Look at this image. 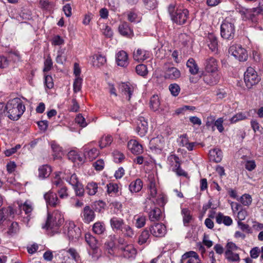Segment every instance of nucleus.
Here are the masks:
<instances>
[{"instance_id": "25", "label": "nucleus", "mask_w": 263, "mask_h": 263, "mask_svg": "<svg viewBox=\"0 0 263 263\" xmlns=\"http://www.w3.org/2000/svg\"><path fill=\"white\" fill-rule=\"evenodd\" d=\"M119 32L123 35L127 37H132L133 36V32L127 23L121 24L118 27Z\"/></svg>"}, {"instance_id": "57", "label": "nucleus", "mask_w": 263, "mask_h": 263, "mask_svg": "<svg viewBox=\"0 0 263 263\" xmlns=\"http://www.w3.org/2000/svg\"><path fill=\"white\" fill-rule=\"evenodd\" d=\"M181 213L183 215L184 223H189L192 219V216L190 214V211L187 209L184 208L182 210Z\"/></svg>"}, {"instance_id": "38", "label": "nucleus", "mask_w": 263, "mask_h": 263, "mask_svg": "<svg viewBox=\"0 0 263 263\" xmlns=\"http://www.w3.org/2000/svg\"><path fill=\"white\" fill-rule=\"evenodd\" d=\"M18 206L20 210L24 211L28 216H30V213L33 210V206L31 202L26 201L24 203L19 204Z\"/></svg>"}, {"instance_id": "29", "label": "nucleus", "mask_w": 263, "mask_h": 263, "mask_svg": "<svg viewBox=\"0 0 263 263\" xmlns=\"http://www.w3.org/2000/svg\"><path fill=\"white\" fill-rule=\"evenodd\" d=\"M143 187V182L140 179H137L130 182L129 185V190L132 193L140 192Z\"/></svg>"}, {"instance_id": "61", "label": "nucleus", "mask_w": 263, "mask_h": 263, "mask_svg": "<svg viewBox=\"0 0 263 263\" xmlns=\"http://www.w3.org/2000/svg\"><path fill=\"white\" fill-rule=\"evenodd\" d=\"M82 79L80 77H77L73 82V91L74 92L79 91L81 89Z\"/></svg>"}, {"instance_id": "31", "label": "nucleus", "mask_w": 263, "mask_h": 263, "mask_svg": "<svg viewBox=\"0 0 263 263\" xmlns=\"http://www.w3.org/2000/svg\"><path fill=\"white\" fill-rule=\"evenodd\" d=\"M180 76L179 70L175 67L168 68L165 73V78L170 79H176Z\"/></svg>"}, {"instance_id": "62", "label": "nucleus", "mask_w": 263, "mask_h": 263, "mask_svg": "<svg viewBox=\"0 0 263 263\" xmlns=\"http://www.w3.org/2000/svg\"><path fill=\"white\" fill-rule=\"evenodd\" d=\"M76 122L82 127H85L87 125V123L85 118L81 115L79 114L75 119Z\"/></svg>"}, {"instance_id": "48", "label": "nucleus", "mask_w": 263, "mask_h": 263, "mask_svg": "<svg viewBox=\"0 0 263 263\" xmlns=\"http://www.w3.org/2000/svg\"><path fill=\"white\" fill-rule=\"evenodd\" d=\"M148 194L152 198L156 197L158 194L156 182L155 180H152L148 184Z\"/></svg>"}, {"instance_id": "55", "label": "nucleus", "mask_w": 263, "mask_h": 263, "mask_svg": "<svg viewBox=\"0 0 263 263\" xmlns=\"http://www.w3.org/2000/svg\"><path fill=\"white\" fill-rule=\"evenodd\" d=\"M102 33L108 38H110L113 35V32L111 28L106 24H103L102 28H101Z\"/></svg>"}, {"instance_id": "28", "label": "nucleus", "mask_w": 263, "mask_h": 263, "mask_svg": "<svg viewBox=\"0 0 263 263\" xmlns=\"http://www.w3.org/2000/svg\"><path fill=\"white\" fill-rule=\"evenodd\" d=\"M110 224L114 230L121 231L125 223L123 219L114 217L110 220Z\"/></svg>"}, {"instance_id": "15", "label": "nucleus", "mask_w": 263, "mask_h": 263, "mask_svg": "<svg viewBox=\"0 0 263 263\" xmlns=\"http://www.w3.org/2000/svg\"><path fill=\"white\" fill-rule=\"evenodd\" d=\"M44 197L47 205L55 207L60 203L57 194L51 190L46 193Z\"/></svg>"}, {"instance_id": "49", "label": "nucleus", "mask_w": 263, "mask_h": 263, "mask_svg": "<svg viewBox=\"0 0 263 263\" xmlns=\"http://www.w3.org/2000/svg\"><path fill=\"white\" fill-rule=\"evenodd\" d=\"M149 236V231L146 229L144 230L139 237L138 243L141 245L146 243L148 241Z\"/></svg>"}, {"instance_id": "53", "label": "nucleus", "mask_w": 263, "mask_h": 263, "mask_svg": "<svg viewBox=\"0 0 263 263\" xmlns=\"http://www.w3.org/2000/svg\"><path fill=\"white\" fill-rule=\"evenodd\" d=\"M125 236L133 237L134 235V232L133 229L127 224H125L121 231Z\"/></svg>"}, {"instance_id": "10", "label": "nucleus", "mask_w": 263, "mask_h": 263, "mask_svg": "<svg viewBox=\"0 0 263 263\" xmlns=\"http://www.w3.org/2000/svg\"><path fill=\"white\" fill-rule=\"evenodd\" d=\"M61 217V215L58 212H54L52 215L48 214L45 226H43V228H46L47 229H53L58 227L62 221V219Z\"/></svg>"}, {"instance_id": "35", "label": "nucleus", "mask_w": 263, "mask_h": 263, "mask_svg": "<svg viewBox=\"0 0 263 263\" xmlns=\"http://www.w3.org/2000/svg\"><path fill=\"white\" fill-rule=\"evenodd\" d=\"M99 152L97 148H93L89 150L85 149L84 156L85 159L89 161H92L99 155Z\"/></svg>"}, {"instance_id": "27", "label": "nucleus", "mask_w": 263, "mask_h": 263, "mask_svg": "<svg viewBox=\"0 0 263 263\" xmlns=\"http://www.w3.org/2000/svg\"><path fill=\"white\" fill-rule=\"evenodd\" d=\"M178 142L180 146L185 147L189 151H192L196 144L195 142H189L186 135L180 136Z\"/></svg>"}, {"instance_id": "47", "label": "nucleus", "mask_w": 263, "mask_h": 263, "mask_svg": "<svg viewBox=\"0 0 263 263\" xmlns=\"http://www.w3.org/2000/svg\"><path fill=\"white\" fill-rule=\"evenodd\" d=\"M90 248L91 250L88 251L89 255L91 257L93 261H97L101 256V251L98 246Z\"/></svg>"}, {"instance_id": "52", "label": "nucleus", "mask_w": 263, "mask_h": 263, "mask_svg": "<svg viewBox=\"0 0 263 263\" xmlns=\"http://www.w3.org/2000/svg\"><path fill=\"white\" fill-rule=\"evenodd\" d=\"M136 220L135 226L137 228L143 227L146 222V217L143 215H136L135 216Z\"/></svg>"}, {"instance_id": "20", "label": "nucleus", "mask_w": 263, "mask_h": 263, "mask_svg": "<svg viewBox=\"0 0 263 263\" xmlns=\"http://www.w3.org/2000/svg\"><path fill=\"white\" fill-rule=\"evenodd\" d=\"M150 55L151 53L149 51L142 49H138L134 51L133 58L135 61L141 62L149 58Z\"/></svg>"}, {"instance_id": "22", "label": "nucleus", "mask_w": 263, "mask_h": 263, "mask_svg": "<svg viewBox=\"0 0 263 263\" xmlns=\"http://www.w3.org/2000/svg\"><path fill=\"white\" fill-rule=\"evenodd\" d=\"M82 217L85 223H88L94 220L95 217V212L89 206H86L82 213Z\"/></svg>"}, {"instance_id": "18", "label": "nucleus", "mask_w": 263, "mask_h": 263, "mask_svg": "<svg viewBox=\"0 0 263 263\" xmlns=\"http://www.w3.org/2000/svg\"><path fill=\"white\" fill-rule=\"evenodd\" d=\"M204 67L206 72H218V62L213 57L208 58L205 60Z\"/></svg>"}, {"instance_id": "41", "label": "nucleus", "mask_w": 263, "mask_h": 263, "mask_svg": "<svg viewBox=\"0 0 263 263\" xmlns=\"http://www.w3.org/2000/svg\"><path fill=\"white\" fill-rule=\"evenodd\" d=\"M66 49L60 48L58 51L56 62L59 64H63L66 61L67 55L65 53Z\"/></svg>"}, {"instance_id": "45", "label": "nucleus", "mask_w": 263, "mask_h": 263, "mask_svg": "<svg viewBox=\"0 0 263 263\" xmlns=\"http://www.w3.org/2000/svg\"><path fill=\"white\" fill-rule=\"evenodd\" d=\"M92 230L95 234L98 235L103 234L105 230L104 223L100 221L95 223L93 225Z\"/></svg>"}, {"instance_id": "39", "label": "nucleus", "mask_w": 263, "mask_h": 263, "mask_svg": "<svg viewBox=\"0 0 263 263\" xmlns=\"http://www.w3.org/2000/svg\"><path fill=\"white\" fill-rule=\"evenodd\" d=\"M51 146L53 152L54 153L53 156L54 158L58 159L61 158L63 154L62 147L55 141L51 142Z\"/></svg>"}, {"instance_id": "54", "label": "nucleus", "mask_w": 263, "mask_h": 263, "mask_svg": "<svg viewBox=\"0 0 263 263\" xmlns=\"http://www.w3.org/2000/svg\"><path fill=\"white\" fill-rule=\"evenodd\" d=\"M247 116L245 112H238L230 119L231 123H235L238 121L245 120Z\"/></svg>"}, {"instance_id": "24", "label": "nucleus", "mask_w": 263, "mask_h": 263, "mask_svg": "<svg viewBox=\"0 0 263 263\" xmlns=\"http://www.w3.org/2000/svg\"><path fill=\"white\" fill-rule=\"evenodd\" d=\"M119 249L125 258L134 257L136 254V250L132 245L122 246L120 247Z\"/></svg>"}, {"instance_id": "3", "label": "nucleus", "mask_w": 263, "mask_h": 263, "mask_svg": "<svg viewBox=\"0 0 263 263\" xmlns=\"http://www.w3.org/2000/svg\"><path fill=\"white\" fill-rule=\"evenodd\" d=\"M235 32L234 21L231 18H226L220 26L221 36L224 39L230 40L234 38Z\"/></svg>"}, {"instance_id": "56", "label": "nucleus", "mask_w": 263, "mask_h": 263, "mask_svg": "<svg viewBox=\"0 0 263 263\" xmlns=\"http://www.w3.org/2000/svg\"><path fill=\"white\" fill-rule=\"evenodd\" d=\"M240 202L245 206H249L252 201L251 195L247 194H243L240 198Z\"/></svg>"}, {"instance_id": "4", "label": "nucleus", "mask_w": 263, "mask_h": 263, "mask_svg": "<svg viewBox=\"0 0 263 263\" xmlns=\"http://www.w3.org/2000/svg\"><path fill=\"white\" fill-rule=\"evenodd\" d=\"M65 176L63 178L70 185H71L75 191L76 194L78 196H83L84 193V189L83 185L81 183L75 174H71L65 172Z\"/></svg>"}, {"instance_id": "30", "label": "nucleus", "mask_w": 263, "mask_h": 263, "mask_svg": "<svg viewBox=\"0 0 263 263\" xmlns=\"http://www.w3.org/2000/svg\"><path fill=\"white\" fill-rule=\"evenodd\" d=\"M119 89L123 95L125 96L126 99L129 100L134 91L133 87L130 86L126 83H122L120 85Z\"/></svg>"}, {"instance_id": "44", "label": "nucleus", "mask_w": 263, "mask_h": 263, "mask_svg": "<svg viewBox=\"0 0 263 263\" xmlns=\"http://www.w3.org/2000/svg\"><path fill=\"white\" fill-rule=\"evenodd\" d=\"M226 258L230 262L238 261L240 260L238 253L236 252H229L226 251L224 253Z\"/></svg>"}, {"instance_id": "12", "label": "nucleus", "mask_w": 263, "mask_h": 263, "mask_svg": "<svg viewBox=\"0 0 263 263\" xmlns=\"http://www.w3.org/2000/svg\"><path fill=\"white\" fill-rule=\"evenodd\" d=\"M149 231L151 234L156 237H163L166 233V227L161 223H157L151 226Z\"/></svg>"}, {"instance_id": "40", "label": "nucleus", "mask_w": 263, "mask_h": 263, "mask_svg": "<svg viewBox=\"0 0 263 263\" xmlns=\"http://www.w3.org/2000/svg\"><path fill=\"white\" fill-rule=\"evenodd\" d=\"M14 212L12 208H3L0 210V223L7 218L13 214Z\"/></svg>"}, {"instance_id": "8", "label": "nucleus", "mask_w": 263, "mask_h": 263, "mask_svg": "<svg viewBox=\"0 0 263 263\" xmlns=\"http://www.w3.org/2000/svg\"><path fill=\"white\" fill-rule=\"evenodd\" d=\"M229 52L239 61H245L248 59L246 50L239 44H233L231 46L229 49Z\"/></svg>"}, {"instance_id": "50", "label": "nucleus", "mask_w": 263, "mask_h": 263, "mask_svg": "<svg viewBox=\"0 0 263 263\" xmlns=\"http://www.w3.org/2000/svg\"><path fill=\"white\" fill-rule=\"evenodd\" d=\"M136 71L137 73L142 77H145L148 73L147 67L144 64H139L136 67Z\"/></svg>"}, {"instance_id": "21", "label": "nucleus", "mask_w": 263, "mask_h": 263, "mask_svg": "<svg viewBox=\"0 0 263 263\" xmlns=\"http://www.w3.org/2000/svg\"><path fill=\"white\" fill-rule=\"evenodd\" d=\"M206 43L209 49L213 52L218 50V41L216 36L213 33H209L206 37Z\"/></svg>"}, {"instance_id": "33", "label": "nucleus", "mask_w": 263, "mask_h": 263, "mask_svg": "<svg viewBox=\"0 0 263 263\" xmlns=\"http://www.w3.org/2000/svg\"><path fill=\"white\" fill-rule=\"evenodd\" d=\"M216 222L218 224L223 223L224 224L227 226L231 225L233 222V220L230 217L228 216H224L220 213H218L216 216Z\"/></svg>"}, {"instance_id": "9", "label": "nucleus", "mask_w": 263, "mask_h": 263, "mask_svg": "<svg viewBox=\"0 0 263 263\" xmlns=\"http://www.w3.org/2000/svg\"><path fill=\"white\" fill-rule=\"evenodd\" d=\"M244 81L247 87L251 88L253 85L257 84L260 79L257 72L252 67H248L244 73Z\"/></svg>"}, {"instance_id": "37", "label": "nucleus", "mask_w": 263, "mask_h": 263, "mask_svg": "<svg viewBox=\"0 0 263 263\" xmlns=\"http://www.w3.org/2000/svg\"><path fill=\"white\" fill-rule=\"evenodd\" d=\"M112 141L113 138L111 135H104L99 141V146L101 148H103L110 145Z\"/></svg>"}, {"instance_id": "26", "label": "nucleus", "mask_w": 263, "mask_h": 263, "mask_svg": "<svg viewBox=\"0 0 263 263\" xmlns=\"http://www.w3.org/2000/svg\"><path fill=\"white\" fill-rule=\"evenodd\" d=\"M91 64L93 66L99 67L105 64L106 58L101 54H96L90 58Z\"/></svg>"}, {"instance_id": "13", "label": "nucleus", "mask_w": 263, "mask_h": 263, "mask_svg": "<svg viewBox=\"0 0 263 263\" xmlns=\"http://www.w3.org/2000/svg\"><path fill=\"white\" fill-rule=\"evenodd\" d=\"M137 133L140 136H144L147 132L148 123L147 120L143 117H139L137 121Z\"/></svg>"}, {"instance_id": "64", "label": "nucleus", "mask_w": 263, "mask_h": 263, "mask_svg": "<svg viewBox=\"0 0 263 263\" xmlns=\"http://www.w3.org/2000/svg\"><path fill=\"white\" fill-rule=\"evenodd\" d=\"M52 44L54 46H60L64 43V40L60 36H54L51 41Z\"/></svg>"}, {"instance_id": "5", "label": "nucleus", "mask_w": 263, "mask_h": 263, "mask_svg": "<svg viewBox=\"0 0 263 263\" xmlns=\"http://www.w3.org/2000/svg\"><path fill=\"white\" fill-rule=\"evenodd\" d=\"M64 233L67 236L70 241H76L81 236V231L79 227H76L73 221L66 222Z\"/></svg>"}, {"instance_id": "16", "label": "nucleus", "mask_w": 263, "mask_h": 263, "mask_svg": "<svg viewBox=\"0 0 263 263\" xmlns=\"http://www.w3.org/2000/svg\"><path fill=\"white\" fill-rule=\"evenodd\" d=\"M116 62L119 66L127 67L129 64L127 53L124 50L118 51L116 55Z\"/></svg>"}, {"instance_id": "58", "label": "nucleus", "mask_w": 263, "mask_h": 263, "mask_svg": "<svg viewBox=\"0 0 263 263\" xmlns=\"http://www.w3.org/2000/svg\"><path fill=\"white\" fill-rule=\"evenodd\" d=\"M112 156L114 160L116 163H120L125 159L124 154L118 151H114L112 153Z\"/></svg>"}, {"instance_id": "23", "label": "nucleus", "mask_w": 263, "mask_h": 263, "mask_svg": "<svg viewBox=\"0 0 263 263\" xmlns=\"http://www.w3.org/2000/svg\"><path fill=\"white\" fill-rule=\"evenodd\" d=\"M209 155L210 160L216 163L220 162L223 157L222 151L218 148L210 150Z\"/></svg>"}, {"instance_id": "2", "label": "nucleus", "mask_w": 263, "mask_h": 263, "mask_svg": "<svg viewBox=\"0 0 263 263\" xmlns=\"http://www.w3.org/2000/svg\"><path fill=\"white\" fill-rule=\"evenodd\" d=\"M168 11L172 21L178 25H182L186 23L189 18V11L182 7H176L170 5Z\"/></svg>"}, {"instance_id": "11", "label": "nucleus", "mask_w": 263, "mask_h": 263, "mask_svg": "<svg viewBox=\"0 0 263 263\" xmlns=\"http://www.w3.org/2000/svg\"><path fill=\"white\" fill-rule=\"evenodd\" d=\"M164 146V139L161 136L152 138L149 143V148L154 152L160 153Z\"/></svg>"}, {"instance_id": "6", "label": "nucleus", "mask_w": 263, "mask_h": 263, "mask_svg": "<svg viewBox=\"0 0 263 263\" xmlns=\"http://www.w3.org/2000/svg\"><path fill=\"white\" fill-rule=\"evenodd\" d=\"M236 11L239 12L243 20H251L252 22H256L255 13H263V7L260 6L254 8L253 10L248 9L244 7L239 6L236 8Z\"/></svg>"}, {"instance_id": "43", "label": "nucleus", "mask_w": 263, "mask_h": 263, "mask_svg": "<svg viewBox=\"0 0 263 263\" xmlns=\"http://www.w3.org/2000/svg\"><path fill=\"white\" fill-rule=\"evenodd\" d=\"M98 184L95 182H88L86 186V191L88 195L92 196L96 194L98 191Z\"/></svg>"}, {"instance_id": "46", "label": "nucleus", "mask_w": 263, "mask_h": 263, "mask_svg": "<svg viewBox=\"0 0 263 263\" xmlns=\"http://www.w3.org/2000/svg\"><path fill=\"white\" fill-rule=\"evenodd\" d=\"M167 163L172 168V170L179 165H180L179 159L175 155H171L167 157Z\"/></svg>"}, {"instance_id": "1", "label": "nucleus", "mask_w": 263, "mask_h": 263, "mask_svg": "<svg viewBox=\"0 0 263 263\" xmlns=\"http://www.w3.org/2000/svg\"><path fill=\"white\" fill-rule=\"evenodd\" d=\"M8 117L13 120H17L25 110V106L18 98L9 101L5 105Z\"/></svg>"}, {"instance_id": "51", "label": "nucleus", "mask_w": 263, "mask_h": 263, "mask_svg": "<svg viewBox=\"0 0 263 263\" xmlns=\"http://www.w3.org/2000/svg\"><path fill=\"white\" fill-rule=\"evenodd\" d=\"M85 237V240L89 246L90 248L96 247V246H98V241L97 239L90 233L86 234Z\"/></svg>"}, {"instance_id": "60", "label": "nucleus", "mask_w": 263, "mask_h": 263, "mask_svg": "<svg viewBox=\"0 0 263 263\" xmlns=\"http://www.w3.org/2000/svg\"><path fill=\"white\" fill-rule=\"evenodd\" d=\"M128 20L134 23H138L141 21V17L134 11H130L128 14Z\"/></svg>"}, {"instance_id": "17", "label": "nucleus", "mask_w": 263, "mask_h": 263, "mask_svg": "<svg viewBox=\"0 0 263 263\" xmlns=\"http://www.w3.org/2000/svg\"><path fill=\"white\" fill-rule=\"evenodd\" d=\"M220 78V75L218 72H207L203 75V80L208 85H214L216 84Z\"/></svg>"}, {"instance_id": "63", "label": "nucleus", "mask_w": 263, "mask_h": 263, "mask_svg": "<svg viewBox=\"0 0 263 263\" xmlns=\"http://www.w3.org/2000/svg\"><path fill=\"white\" fill-rule=\"evenodd\" d=\"M224 119L223 118H219L217 119L214 122V125L216 127L217 129L220 133H222L224 130L223 123Z\"/></svg>"}, {"instance_id": "42", "label": "nucleus", "mask_w": 263, "mask_h": 263, "mask_svg": "<svg viewBox=\"0 0 263 263\" xmlns=\"http://www.w3.org/2000/svg\"><path fill=\"white\" fill-rule=\"evenodd\" d=\"M150 107L154 111L158 110L160 108V102L159 98L157 95H154L151 97L149 101Z\"/></svg>"}, {"instance_id": "59", "label": "nucleus", "mask_w": 263, "mask_h": 263, "mask_svg": "<svg viewBox=\"0 0 263 263\" xmlns=\"http://www.w3.org/2000/svg\"><path fill=\"white\" fill-rule=\"evenodd\" d=\"M169 89L170 91H171V94L175 97L179 95L180 91L179 86L175 83L171 84L169 86Z\"/></svg>"}, {"instance_id": "19", "label": "nucleus", "mask_w": 263, "mask_h": 263, "mask_svg": "<svg viewBox=\"0 0 263 263\" xmlns=\"http://www.w3.org/2000/svg\"><path fill=\"white\" fill-rule=\"evenodd\" d=\"M127 147L128 149L134 154L138 155L142 153L143 147L136 140H130L128 142Z\"/></svg>"}, {"instance_id": "14", "label": "nucleus", "mask_w": 263, "mask_h": 263, "mask_svg": "<svg viewBox=\"0 0 263 263\" xmlns=\"http://www.w3.org/2000/svg\"><path fill=\"white\" fill-rule=\"evenodd\" d=\"M180 263H201V261L195 252L190 251L182 255Z\"/></svg>"}, {"instance_id": "36", "label": "nucleus", "mask_w": 263, "mask_h": 263, "mask_svg": "<svg viewBox=\"0 0 263 263\" xmlns=\"http://www.w3.org/2000/svg\"><path fill=\"white\" fill-rule=\"evenodd\" d=\"M68 158L74 162L83 163L84 158L75 151H71L67 154Z\"/></svg>"}, {"instance_id": "34", "label": "nucleus", "mask_w": 263, "mask_h": 263, "mask_svg": "<svg viewBox=\"0 0 263 263\" xmlns=\"http://www.w3.org/2000/svg\"><path fill=\"white\" fill-rule=\"evenodd\" d=\"M186 66L189 69L190 72L192 74H196L199 71V67L194 59L190 58L186 62Z\"/></svg>"}, {"instance_id": "32", "label": "nucleus", "mask_w": 263, "mask_h": 263, "mask_svg": "<svg viewBox=\"0 0 263 263\" xmlns=\"http://www.w3.org/2000/svg\"><path fill=\"white\" fill-rule=\"evenodd\" d=\"M39 177L40 179H43L48 177L51 172V167L48 165H43L39 168Z\"/></svg>"}, {"instance_id": "7", "label": "nucleus", "mask_w": 263, "mask_h": 263, "mask_svg": "<svg viewBox=\"0 0 263 263\" xmlns=\"http://www.w3.org/2000/svg\"><path fill=\"white\" fill-rule=\"evenodd\" d=\"M144 210L148 213L149 218L151 221L159 219L161 214L160 209L155 207L154 201L151 198H147L145 202Z\"/></svg>"}]
</instances>
